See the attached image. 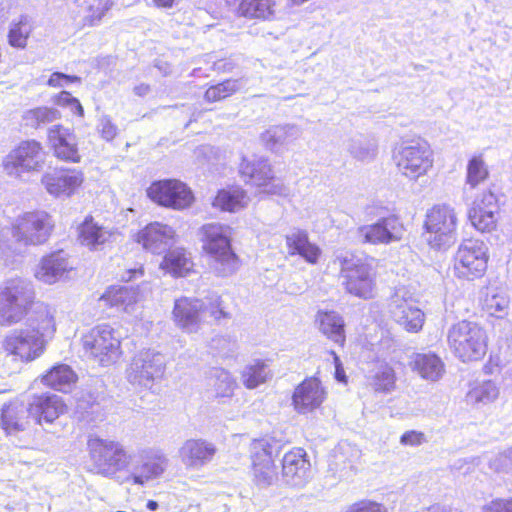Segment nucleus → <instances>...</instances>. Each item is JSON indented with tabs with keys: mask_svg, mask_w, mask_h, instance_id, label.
<instances>
[{
	"mask_svg": "<svg viewBox=\"0 0 512 512\" xmlns=\"http://www.w3.org/2000/svg\"><path fill=\"white\" fill-rule=\"evenodd\" d=\"M277 0H242L239 13L248 18L269 19L277 9Z\"/></svg>",
	"mask_w": 512,
	"mask_h": 512,
	"instance_id": "nucleus-37",
	"label": "nucleus"
},
{
	"mask_svg": "<svg viewBox=\"0 0 512 512\" xmlns=\"http://www.w3.org/2000/svg\"><path fill=\"white\" fill-rule=\"evenodd\" d=\"M489 171L482 156H473L467 164L466 185L475 188L488 178Z\"/></svg>",
	"mask_w": 512,
	"mask_h": 512,
	"instance_id": "nucleus-47",
	"label": "nucleus"
},
{
	"mask_svg": "<svg viewBox=\"0 0 512 512\" xmlns=\"http://www.w3.org/2000/svg\"><path fill=\"white\" fill-rule=\"evenodd\" d=\"M449 348L463 362L481 359L487 350V335L477 323L460 321L447 334Z\"/></svg>",
	"mask_w": 512,
	"mask_h": 512,
	"instance_id": "nucleus-6",
	"label": "nucleus"
},
{
	"mask_svg": "<svg viewBox=\"0 0 512 512\" xmlns=\"http://www.w3.org/2000/svg\"><path fill=\"white\" fill-rule=\"evenodd\" d=\"M178 0H153V3L155 4V6H157L158 8H166V9H169V8H172L173 6H175L177 4Z\"/></svg>",
	"mask_w": 512,
	"mask_h": 512,
	"instance_id": "nucleus-63",
	"label": "nucleus"
},
{
	"mask_svg": "<svg viewBox=\"0 0 512 512\" xmlns=\"http://www.w3.org/2000/svg\"><path fill=\"white\" fill-rule=\"evenodd\" d=\"M393 161L401 175L417 180L433 167V151L424 139L403 140L393 149Z\"/></svg>",
	"mask_w": 512,
	"mask_h": 512,
	"instance_id": "nucleus-5",
	"label": "nucleus"
},
{
	"mask_svg": "<svg viewBox=\"0 0 512 512\" xmlns=\"http://www.w3.org/2000/svg\"><path fill=\"white\" fill-rule=\"evenodd\" d=\"M147 195L154 202L176 210L189 207L194 200L191 189L185 183L175 179L152 183L147 189Z\"/></svg>",
	"mask_w": 512,
	"mask_h": 512,
	"instance_id": "nucleus-16",
	"label": "nucleus"
},
{
	"mask_svg": "<svg viewBox=\"0 0 512 512\" xmlns=\"http://www.w3.org/2000/svg\"><path fill=\"white\" fill-rule=\"evenodd\" d=\"M468 216L472 225L481 232H491L497 226L498 212L496 211L471 208Z\"/></svg>",
	"mask_w": 512,
	"mask_h": 512,
	"instance_id": "nucleus-46",
	"label": "nucleus"
},
{
	"mask_svg": "<svg viewBox=\"0 0 512 512\" xmlns=\"http://www.w3.org/2000/svg\"><path fill=\"white\" fill-rule=\"evenodd\" d=\"M488 247L479 239L464 240L455 255L454 269L457 277L473 280L481 277L487 268Z\"/></svg>",
	"mask_w": 512,
	"mask_h": 512,
	"instance_id": "nucleus-13",
	"label": "nucleus"
},
{
	"mask_svg": "<svg viewBox=\"0 0 512 512\" xmlns=\"http://www.w3.org/2000/svg\"><path fill=\"white\" fill-rule=\"evenodd\" d=\"M134 93L140 97L146 96L150 92V86L145 83H141L134 87Z\"/></svg>",
	"mask_w": 512,
	"mask_h": 512,
	"instance_id": "nucleus-62",
	"label": "nucleus"
},
{
	"mask_svg": "<svg viewBox=\"0 0 512 512\" xmlns=\"http://www.w3.org/2000/svg\"><path fill=\"white\" fill-rule=\"evenodd\" d=\"M209 315L216 321L221 319H230L231 315L226 311L225 306L221 297L217 294H212L207 298V302L204 301V317Z\"/></svg>",
	"mask_w": 512,
	"mask_h": 512,
	"instance_id": "nucleus-51",
	"label": "nucleus"
},
{
	"mask_svg": "<svg viewBox=\"0 0 512 512\" xmlns=\"http://www.w3.org/2000/svg\"><path fill=\"white\" fill-rule=\"evenodd\" d=\"M79 241L90 250H100L107 243L114 241L115 233L96 223L92 217L86 218L79 226Z\"/></svg>",
	"mask_w": 512,
	"mask_h": 512,
	"instance_id": "nucleus-30",
	"label": "nucleus"
},
{
	"mask_svg": "<svg viewBox=\"0 0 512 512\" xmlns=\"http://www.w3.org/2000/svg\"><path fill=\"white\" fill-rule=\"evenodd\" d=\"M167 359L153 349L141 350L132 359L127 369V379L133 385L151 389L164 376Z\"/></svg>",
	"mask_w": 512,
	"mask_h": 512,
	"instance_id": "nucleus-12",
	"label": "nucleus"
},
{
	"mask_svg": "<svg viewBox=\"0 0 512 512\" xmlns=\"http://www.w3.org/2000/svg\"><path fill=\"white\" fill-rule=\"evenodd\" d=\"M97 130L106 141H112L118 134L117 126L112 122L111 118L106 115L99 119Z\"/></svg>",
	"mask_w": 512,
	"mask_h": 512,
	"instance_id": "nucleus-55",
	"label": "nucleus"
},
{
	"mask_svg": "<svg viewBox=\"0 0 512 512\" xmlns=\"http://www.w3.org/2000/svg\"><path fill=\"white\" fill-rule=\"evenodd\" d=\"M72 269L68 254L58 250L42 257L36 267L35 277L45 284H54L62 280Z\"/></svg>",
	"mask_w": 512,
	"mask_h": 512,
	"instance_id": "nucleus-23",
	"label": "nucleus"
},
{
	"mask_svg": "<svg viewBox=\"0 0 512 512\" xmlns=\"http://www.w3.org/2000/svg\"><path fill=\"white\" fill-rule=\"evenodd\" d=\"M88 449L94 469L98 474L113 477L128 467L131 457L119 441L93 437Z\"/></svg>",
	"mask_w": 512,
	"mask_h": 512,
	"instance_id": "nucleus-7",
	"label": "nucleus"
},
{
	"mask_svg": "<svg viewBox=\"0 0 512 512\" xmlns=\"http://www.w3.org/2000/svg\"><path fill=\"white\" fill-rule=\"evenodd\" d=\"M155 67L164 75L167 76L171 74L172 69L171 66L167 62L157 61L155 63Z\"/></svg>",
	"mask_w": 512,
	"mask_h": 512,
	"instance_id": "nucleus-64",
	"label": "nucleus"
},
{
	"mask_svg": "<svg viewBox=\"0 0 512 512\" xmlns=\"http://www.w3.org/2000/svg\"><path fill=\"white\" fill-rule=\"evenodd\" d=\"M350 455L351 457H358L359 451L353 448L349 443H340L336 449V458L341 456Z\"/></svg>",
	"mask_w": 512,
	"mask_h": 512,
	"instance_id": "nucleus-61",
	"label": "nucleus"
},
{
	"mask_svg": "<svg viewBox=\"0 0 512 512\" xmlns=\"http://www.w3.org/2000/svg\"><path fill=\"white\" fill-rule=\"evenodd\" d=\"M214 444L203 439H188L178 450L181 463L190 470H199L209 464L215 454Z\"/></svg>",
	"mask_w": 512,
	"mask_h": 512,
	"instance_id": "nucleus-22",
	"label": "nucleus"
},
{
	"mask_svg": "<svg viewBox=\"0 0 512 512\" xmlns=\"http://www.w3.org/2000/svg\"><path fill=\"white\" fill-rule=\"evenodd\" d=\"M371 385L376 391H392L395 387L394 370L388 365H381L372 376Z\"/></svg>",
	"mask_w": 512,
	"mask_h": 512,
	"instance_id": "nucleus-49",
	"label": "nucleus"
},
{
	"mask_svg": "<svg viewBox=\"0 0 512 512\" xmlns=\"http://www.w3.org/2000/svg\"><path fill=\"white\" fill-rule=\"evenodd\" d=\"M141 295L138 288L134 287H110L101 300L111 307H116L127 313L134 311L135 305L140 301Z\"/></svg>",
	"mask_w": 512,
	"mask_h": 512,
	"instance_id": "nucleus-32",
	"label": "nucleus"
},
{
	"mask_svg": "<svg viewBox=\"0 0 512 512\" xmlns=\"http://www.w3.org/2000/svg\"><path fill=\"white\" fill-rule=\"evenodd\" d=\"M320 331L333 342L343 345L345 342L344 319L335 311H319L316 316Z\"/></svg>",
	"mask_w": 512,
	"mask_h": 512,
	"instance_id": "nucleus-33",
	"label": "nucleus"
},
{
	"mask_svg": "<svg viewBox=\"0 0 512 512\" xmlns=\"http://www.w3.org/2000/svg\"><path fill=\"white\" fill-rule=\"evenodd\" d=\"M300 135V130L295 125H276L267 129L261 134V139L265 146L273 151L296 140Z\"/></svg>",
	"mask_w": 512,
	"mask_h": 512,
	"instance_id": "nucleus-34",
	"label": "nucleus"
},
{
	"mask_svg": "<svg viewBox=\"0 0 512 512\" xmlns=\"http://www.w3.org/2000/svg\"><path fill=\"white\" fill-rule=\"evenodd\" d=\"M248 202L247 193L243 189L235 187L218 191L212 205L221 211L236 212L247 206Z\"/></svg>",
	"mask_w": 512,
	"mask_h": 512,
	"instance_id": "nucleus-35",
	"label": "nucleus"
},
{
	"mask_svg": "<svg viewBox=\"0 0 512 512\" xmlns=\"http://www.w3.org/2000/svg\"><path fill=\"white\" fill-rule=\"evenodd\" d=\"M509 298L505 294H487L483 308L491 316L503 318L507 314Z\"/></svg>",
	"mask_w": 512,
	"mask_h": 512,
	"instance_id": "nucleus-50",
	"label": "nucleus"
},
{
	"mask_svg": "<svg viewBox=\"0 0 512 512\" xmlns=\"http://www.w3.org/2000/svg\"><path fill=\"white\" fill-rule=\"evenodd\" d=\"M310 462L303 449L287 452L282 460V477L292 487H303L310 475Z\"/></svg>",
	"mask_w": 512,
	"mask_h": 512,
	"instance_id": "nucleus-24",
	"label": "nucleus"
},
{
	"mask_svg": "<svg viewBox=\"0 0 512 512\" xmlns=\"http://www.w3.org/2000/svg\"><path fill=\"white\" fill-rule=\"evenodd\" d=\"M239 172L243 180L257 187H265L266 193L287 197L289 189L282 183L271 182L273 180V171L267 159L263 157L243 158L239 167Z\"/></svg>",
	"mask_w": 512,
	"mask_h": 512,
	"instance_id": "nucleus-14",
	"label": "nucleus"
},
{
	"mask_svg": "<svg viewBox=\"0 0 512 512\" xmlns=\"http://www.w3.org/2000/svg\"><path fill=\"white\" fill-rule=\"evenodd\" d=\"M412 371L416 372L422 379L436 382L443 376L445 365L441 358L432 352L414 353L409 363Z\"/></svg>",
	"mask_w": 512,
	"mask_h": 512,
	"instance_id": "nucleus-29",
	"label": "nucleus"
},
{
	"mask_svg": "<svg viewBox=\"0 0 512 512\" xmlns=\"http://www.w3.org/2000/svg\"><path fill=\"white\" fill-rule=\"evenodd\" d=\"M286 245L290 255H300L308 263L315 264L321 254L320 248L310 242L305 230L294 228L286 235Z\"/></svg>",
	"mask_w": 512,
	"mask_h": 512,
	"instance_id": "nucleus-31",
	"label": "nucleus"
},
{
	"mask_svg": "<svg viewBox=\"0 0 512 512\" xmlns=\"http://www.w3.org/2000/svg\"><path fill=\"white\" fill-rule=\"evenodd\" d=\"M404 289H397L391 296L388 307L394 321L409 333H418L425 322V314L411 297H405Z\"/></svg>",
	"mask_w": 512,
	"mask_h": 512,
	"instance_id": "nucleus-17",
	"label": "nucleus"
},
{
	"mask_svg": "<svg viewBox=\"0 0 512 512\" xmlns=\"http://www.w3.org/2000/svg\"><path fill=\"white\" fill-rule=\"evenodd\" d=\"M173 316L176 324L187 332H196L204 318V301L182 297L175 301Z\"/></svg>",
	"mask_w": 512,
	"mask_h": 512,
	"instance_id": "nucleus-25",
	"label": "nucleus"
},
{
	"mask_svg": "<svg viewBox=\"0 0 512 512\" xmlns=\"http://www.w3.org/2000/svg\"><path fill=\"white\" fill-rule=\"evenodd\" d=\"M60 118L61 113L58 109L47 106L30 109L23 114V121L25 126L34 129L53 123Z\"/></svg>",
	"mask_w": 512,
	"mask_h": 512,
	"instance_id": "nucleus-42",
	"label": "nucleus"
},
{
	"mask_svg": "<svg viewBox=\"0 0 512 512\" xmlns=\"http://www.w3.org/2000/svg\"><path fill=\"white\" fill-rule=\"evenodd\" d=\"M472 208L499 212L497 197L492 191H485L474 201Z\"/></svg>",
	"mask_w": 512,
	"mask_h": 512,
	"instance_id": "nucleus-54",
	"label": "nucleus"
},
{
	"mask_svg": "<svg viewBox=\"0 0 512 512\" xmlns=\"http://www.w3.org/2000/svg\"><path fill=\"white\" fill-rule=\"evenodd\" d=\"M160 266L170 274L182 277L192 269L193 263L185 250L175 249L164 256Z\"/></svg>",
	"mask_w": 512,
	"mask_h": 512,
	"instance_id": "nucleus-38",
	"label": "nucleus"
},
{
	"mask_svg": "<svg viewBox=\"0 0 512 512\" xmlns=\"http://www.w3.org/2000/svg\"><path fill=\"white\" fill-rule=\"evenodd\" d=\"M175 231L168 225L154 222L137 234V242L153 254L165 252L173 243Z\"/></svg>",
	"mask_w": 512,
	"mask_h": 512,
	"instance_id": "nucleus-26",
	"label": "nucleus"
},
{
	"mask_svg": "<svg viewBox=\"0 0 512 512\" xmlns=\"http://www.w3.org/2000/svg\"><path fill=\"white\" fill-rule=\"evenodd\" d=\"M348 151L357 160L371 161L377 155V144L363 137L352 138L348 144Z\"/></svg>",
	"mask_w": 512,
	"mask_h": 512,
	"instance_id": "nucleus-45",
	"label": "nucleus"
},
{
	"mask_svg": "<svg viewBox=\"0 0 512 512\" xmlns=\"http://www.w3.org/2000/svg\"><path fill=\"white\" fill-rule=\"evenodd\" d=\"M499 387L492 380L476 383L467 393V401L471 404H489L499 396Z\"/></svg>",
	"mask_w": 512,
	"mask_h": 512,
	"instance_id": "nucleus-41",
	"label": "nucleus"
},
{
	"mask_svg": "<svg viewBox=\"0 0 512 512\" xmlns=\"http://www.w3.org/2000/svg\"><path fill=\"white\" fill-rule=\"evenodd\" d=\"M404 226L398 217L390 215L379 219L376 223L360 226L356 237L363 244H390L402 239Z\"/></svg>",
	"mask_w": 512,
	"mask_h": 512,
	"instance_id": "nucleus-19",
	"label": "nucleus"
},
{
	"mask_svg": "<svg viewBox=\"0 0 512 512\" xmlns=\"http://www.w3.org/2000/svg\"><path fill=\"white\" fill-rule=\"evenodd\" d=\"M210 385L216 398H230L236 388V381L228 371L213 368L210 373Z\"/></svg>",
	"mask_w": 512,
	"mask_h": 512,
	"instance_id": "nucleus-40",
	"label": "nucleus"
},
{
	"mask_svg": "<svg viewBox=\"0 0 512 512\" xmlns=\"http://www.w3.org/2000/svg\"><path fill=\"white\" fill-rule=\"evenodd\" d=\"M32 301L29 285L15 283L0 290V325H12L26 314Z\"/></svg>",
	"mask_w": 512,
	"mask_h": 512,
	"instance_id": "nucleus-15",
	"label": "nucleus"
},
{
	"mask_svg": "<svg viewBox=\"0 0 512 512\" xmlns=\"http://www.w3.org/2000/svg\"><path fill=\"white\" fill-rule=\"evenodd\" d=\"M169 459L159 448H146L139 452V461L134 465L128 479L133 484L144 486L151 481L159 479L165 473Z\"/></svg>",
	"mask_w": 512,
	"mask_h": 512,
	"instance_id": "nucleus-18",
	"label": "nucleus"
},
{
	"mask_svg": "<svg viewBox=\"0 0 512 512\" xmlns=\"http://www.w3.org/2000/svg\"><path fill=\"white\" fill-rule=\"evenodd\" d=\"M64 404L60 397L54 394L34 396L28 408L22 404L8 405L3 408L1 424L7 433L23 431L27 425L28 416L38 424H51L64 412Z\"/></svg>",
	"mask_w": 512,
	"mask_h": 512,
	"instance_id": "nucleus-2",
	"label": "nucleus"
},
{
	"mask_svg": "<svg viewBox=\"0 0 512 512\" xmlns=\"http://www.w3.org/2000/svg\"><path fill=\"white\" fill-rule=\"evenodd\" d=\"M240 88L239 80L228 79L217 85L209 87L205 92V99L208 102H216L232 95Z\"/></svg>",
	"mask_w": 512,
	"mask_h": 512,
	"instance_id": "nucleus-48",
	"label": "nucleus"
},
{
	"mask_svg": "<svg viewBox=\"0 0 512 512\" xmlns=\"http://www.w3.org/2000/svg\"><path fill=\"white\" fill-rule=\"evenodd\" d=\"M112 2L110 0H100L96 11L90 16V25H95L104 16L105 12L110 9Z\"/></svg>",
	"mask_w": 512,
	"mask_h": 512,
	"instance_id": "nucleus-60",
	"label": "nucleus"
},
{
	"mask_svg": "<svg viewBox=\"0 0 512 512\" xmlns=\"http://www.w3.org/2000/svg\"><path fill=\"white\" fill-rule=\"evenodd\" d=\"M83 348L101 365L107 366L121 356V333L103 324L94 327L83 339Z\"/></svg>",
	"mask_w": 512,
	"mask_h": 512,
	"instance_id": "nucleus-11",
	"label": "nucleus"
},
{
	"mask_svg": "<svg viewBox=\"0 0 512 512\" xmlns=\"http://www.w3.org/2000/svg\"><path fill=\"white\" fill-rule=\"evenodd\" d=\"M46 153L40 142L26 140L19 143L3 160L4 171L12 177L38 173L45 165Z\"/></svg>",
	"mask_w": 512,
	"mask_h": 512,
	"instance_id": "nucleus-10",
	"label": "nucleus"
},
{
	"mask_svg": "<svg viewBox=\"0 0 512 512\" xmlns=\"http://www.w3.org/2000/svg\"><path fill=\"white\" fill-rule=\"evenodd\" d=\"M100 389L90 390L81 396L78 400V408L82 410L87 415L94 416L98 418L101 416V412L106 402V394L103 389V385L100 384Z\"/></svg>",
	"mask_w": 512,
	"mask_h": 512,
	"instance_id": "nucleus-43",
	"label": "nucleus"
},
{
	"mask_svg": "<svg viewBox=\"0 0 512 512\" xmlns=\"http://www.w3.org/2000/svg\"><path fill=\"white\" fill-rule=\"evenodd\" d=\"M327 395V388L319 378L315 376L307 377L295 387L292 395V405L299 414L312 413L321 407Z\"/></svg>",
	"mask_w": 512,
	"mask_h": 512,
	"instance_id": "nucleus-21",
	"label": "nucleus"
},
{
	"mask_svg": "<svg viewBox=\"0 0 512 512\" xmlns=\"http://www.w3.org/2000/svg\"><path fill=\"white\" fill-rule=\"evenodd\" d=\"M83 182V174L78 170H67L58 174H46L42 183L54 196H70Z\"/></svg>",
	"mask_w": 512,
	"mask_h": 512,
	"instance_id": "nucleus-28",
	"label": "nucleus"
},
{
	"mask_svg": "<svg viewBox=\"0 0 512 512\" xmlns=\"http://www.w3.org/2000/svg\"><path fill=\"white\" fill-rule=\"evenodd\" d=\"M81 78L75 75H67L61 72H54L48 80L51 87H62L68 83H80Z\"/></svg>",
	"mask_w": 512,
	"mask_h": 512,
	"instance_id": "nucleus-58",
	"label": "nucleus"
},
{
	"mask_svg": "<svg viewBox=\"0 0 512 512\" xmlns=\"http://www.w3.org/2000/svg\"><path fill=\"white\" fill-rule=\"evenodd\" d=\"M346 291L361 299H370L376 288V272L372 265L348 251L336 254Z\"/></svg>",
	"mask_w": 512,
	"mask_h": 512,
	"instance_id": "nucleus-4",
	"label": "nucleus"
},
{
	"mask_svg": "<svg viewBox=\"0 0 512 512\" xmlns=\"http://www.w3.org/2000/svg\"><path fill=\"white\" fill-rule=\"evenodd\" d=\"M457 214L448 205H436L428 211L425 220L427 242L433 249L445 250L456 241Z\"/></svg>",
	"mask_w": 512,
	"mask_h": 512,
	"instance_id": "nucleus-9",
	"label": "nucleus"
},
{
	"mask_svg": "<svg viewBox=\"0 0 512 512\" xmlns=\"http://www.w3.org/2000/svg\"><path fill=\"white\" fill-rule=\"evenodd\" d=\"M58 102H59V104H62L65 106H67V105L76 106L77 115H79L80 117L84 116V109H83L80 101L77 98L72 97V95L69 92L62 91L59 95Z\"/></svg>",
	"mask_w": 512,
	"mask_h": 512,
	"instance_id": "nucleus-59",
	"label": "nucleus"
},
{
	"mask_svg": "<svg viewBox=\"0 0 512 512\" xmlns=\"http://www.w3.org/2000/svg\"><path fill=\"white\" fill-rule=\"evenodd\" d=\"M345 512H388V509L382 503L363 499L349 505Z\"/></svg>",
	"mask_w": 512,
	"mask_h": 512,
	"instance_id": "nucleus-53",
	"label": "nucleus"
},
{
	"mask_svg": "<svg viewBox=\"0 0 512 512\" xmlns=\"http://www.w3.org/2000/svg\"><path fill=\"white\" fill-rule=\"evenodd\" d=\"M42 382L55 390L68 392L76 382V374L66 364H59L42 377Z\"/></svg>",
	"mask_w": 512,
	"mask_h": 512,
	"instance_id": "nucleus-36",
	"label": "nucleus"
},
{
	"mask_svg": "<svg viewBox=\"0 0 512 512\" xmlns=\"http://www.w3.org/2000/svg\"><path fill=\"white\" fill-rule=\"evenodd\" d=\"M271 377L269 366L260 360L246 365L241 372V381L247 389H255Z\"/></svg>",
	"mask_w": 512,
	"mask_h": 512,
	"instance_id": "nucleus-39",
	"label": "nucleus"
},
{
	"mask_svg": "<svg viewBox=\"0 0 512 512\" xmlns=\"http://www.w3.org/2000/svg\"><path fill=\"white\" fill-rule=\"evenodd\" d=\"M32 31L29 17L21 15L17 21H12L8 33V42L12 47L24 48Z\"/></svg>",
	"mask_w": 512,
	"mask_h": 512,
	"instance_id": "nucleus-44",
	"label": "nucleus"
},
{
	"mask_svg": "<svg viewBox=\"0 0 512 512\" xmlns=\"http://www.w3.org/2000/svg\"><path fill=\"white\" fill-rule=\"evenodd\" d=\"M54 223L44 211L26 212L15 218L11 235L21 247L37 246L45 243L51 235Z\"/></svg>",
	"mask_w": 512,
	"mask_h": 512,
	"instance_id": "nucleus-8",
	"label": "nucleus"
},
{
	"mask_svg": "<svg viewBox=\"0 0 512 512\" xmlns=\"http://www.w3.org/2000/svg\"><path fill=\"white\" fill-rule=\"evenodd\" d=\"M47 137L57 158L74 163L80 161L76 137L69 128L53 125L48 129Z\"/></svg>",
	"mask_w": 512,
	"mask_h": 512,
	"instance_id": "nucleus-27",
	"label": "nucleus"
},
{
	"mask_svg": "<svg viewBox=\"0 0 512 512\" xmlns=\"http://www.w3.org/2000/svg\"><path fill=\"white\" fill-rule=\"evenodd\" d=\"M489 466L496 472H512V447L491 459Z\"/></svg>",
	"mask_w": 512,
	"mask_h": 512,
	"instance_id": "nucleus-52",
	"label": "nucleus"
},
{
	"mask_svg": "<svg viewBox=\"0 0 512 512\" xmlns=\"http://www.w3.org/2000/svg\"><path fill=\"white\" fill-rule=\"evenodd\" d=\"M54 331L55 321L50 309L46 305L38 304L26 326L11 331L5 337L3 348L7 354L22 361H32L44 351V336Z\"/></svg>",
	"mask_w": 512,
	"mask_h": 512,
	"instance_id": "nucleus-1",
	"label": "nucleus"
},
{
	"mask_svg": "<svg viewBox=\"0 0 512 512\" xmlns=\"http://www.w3.org/2000/svg\"><path fill=\"white\" fill-rule=\"evenodd\" d=\"M482 512H512V498L492 500L482 507Z\"/></svg>",
	"mask_w": 512,
	"mask_h": 512,
	"instance_id": "nucleus-57",
	"label": "nucleus"
},
{
	"mask_svg": "<svg viewBox=\"0 0 512 512\" xmlns=\"http://www.w3.org/2000/svg\"><path fill=\"white\" fill-rule=\"evenodd\" d=\"M427 442V438L423 432L410 430L406 431L400 437V443L404 446L417 447Z\"/></svg>",
	"mask_w": 512,
	"mask_h": 512,
	"instance_id": "nucleus-56",
	"label": "nucleus"
},
{
	"mask_svg": "<svg viewBox=\"0 0 512 512\" xmlns=\"http://www.w3.org/2000/svg\"><path fill=\"white\" fill-rule=\"evenodd\" d=\"M269 440H258L253 445L252 465L255 484L260 488L271 486L278 477L274 464L277 449Z\"/></svg>",
	"mask_w": 512,
	"mask_h": 512,
	"instance_id": "nucleus-20",
	"label": "nucleus"
},
{
	"mask_svg": "<svg viewBox=\"0 0 512 512\" xmlns=\"http://www.w3.org/2000/svg\"><path fill=\"white\" fill-rule=\"evenodd\" d=\"M200 234L210 268L223 277L236 272L239 259L231 246L232 228L221 223H208L201 227Z\"/></svg>",
	"mask_w": 512,
	"mask_h": 512,
	"instance_id": "nucleus-3",
	"label": "nucleus"
}]
</instances>
